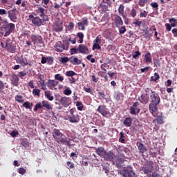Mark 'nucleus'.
<instances>
[{"instance_id": "obj_13", "label": "nucleus", "mask_w": 177, "mask_h": 177, "mask_svg": "<svg viewBox=\"0 0 177 177\" xmlns=\"http://www.w3.org/2000/svg\"><path fill=\"white\" fill-rule=\"evenodd\" d=\"M115 158H117V156L114 154V152H113V151L105 152V155L104 156V159L105 160V161H112L113 162Z\"/></svg>"}, {"instance_id": "obj_53", "label": "nucleus", "mask_w": 177, "mask_h": 177, "mask_svg": "<svg viewBox=\"0 0 177 177\" xmlns=\"http://www.w3.org/2000/svg\"><path fill=\"white\" fill-rule=\"evenodd\" d=\"M129 15L131 17H136V10L135 8H132L131 10L130 11Z\"/></svg>"}, {"instance_id": "obj_39", "label": "nucleus", "mask_w": 177, "mask_h": 177, "mask_svg": "<svg viewBox=\"0 0 177 177\" xmlns=\"http://www.w3.org/2000/svg\"><path fill=\"white\" fill-rule=\"evenodd\" d=\"M160 78V75L157 73H154L153 76L151 77V81L156 82Z\"/></svg>"}, {"instance_id": "obj_17", "label": "nucleus", "mask_w": 177, "mask_h": 177, "mask_svg": "<svg viewBox=\"0 0 177 177\" xmlns=\"http://www.w3.org/2000/svg\"><path fill=\"white\" fill-rule=\"evenodd\" d=\"M114 17H115L114 23H115V27H117V28H120L121 26L124 25V21H122V19L121 18V17H120L118 15H115Z\"/></svg>"}, {"instance_id": "obj_41", "label": "nucleus", "mask_w": 177, "mask_h": 177, "mask_svg": "<svg viewBox=\"0 0 177 177\" xmlns=\"http://www.w3.org/2000/svg\"><path fill=\"white\" fill-rule=\"evenodd\" d=\"M169 23H171V27H176L177 26V19L175 18H171L169 20Z\"/></svg>"}, {"instance_id": "obj_35", "label": "nucleus", "mask_w": 177, "mask_h": 177, "mask_svg": "<svg viewBox=\"0 0 177 177\" xmlns=\"http://www.w3.org/2000/svg\"><path fill=\"white\" fill-rule=\"evenodd\" d=\"M99 9L100 12H107V10H109V6L106 4H100Z\"/></svg>"}, {"instance_id": "obj_32", "label": "nucleus", "mask_w": 177, "mask_h": 177, "mask_svg": "<svg viewBox=\"0 0 177 177\" xmlns=\"http://www.w3.org/2000/svg\"><path fill=\"white\" fill-rule=\"evenodd\" d=\"M55 31L56 32H62L63 31V23L59 22L55 26Z\"/></svg>"}, {"instance_id": "obj_36", "label": "nucleus", "mask_w": 177, "mask_h": 177, "mask_svg": "<svg viewBox=\"0 0 177 177\" xmlns=\"http://www.w3.org/2000/svg\"><path fill=\"white\" fill-rule=\"evenodd\" d=\"M21 145L24 147H28L30 146V141L27 138H24L21 140Z\"/></svg>"}, {"instance_id": "obj_28", "label": "nucleus", "mask_w": 177, "mask_h": 177, "mask_svg": "<svg viewBox=\"0 0 177 177\" xmlns=\"http://www.w3.org/2000/svg\"><path fill=\"white\" fill-rule=\"evenodd\" d=\"M17 63H19V64L24 66H28V61L27 60V58L24 57L23 56L19 57L17 60Z\"/></svg>"}, {"instance_id": "obj_42", "label": "nucleus", "mask_w": 177, "mask_h": 177, "mask_svg": "<svg viewBox=\"0 0 177 177\" xmlns=\"http://www.w3.org/2000/svg\"><path fill=\"white\" fill-rule=\"evenodd\" d=\"M76 106L77 107V110H79V111H82V110H84V104H82V102H77Z\"/></svg>"}, {"instance_id": "obj_2", "label": "nucleus", "mask_w": 177, "mask_h": 177, "mask_svg": "<svg viewBox=\"0 0 177 177\" xmlns=\"http://www.w3.org/2000/svg\"><path fill=\"white\" fill-rule=\"evenodd\" d=\"M53 137L57 143L64 145L65 146H68V147H71L70 138H67L63 133L60 132V130L58 129H53Z\"/></svg>"}, {"instance_id": "obj_11", "label": "nucleus", "mask_w": 177, "mask_h": 177, "mask_svg": "<svg viewBox=\"0 0 177 177\" xmlns=\"http://www.w3.org/2000/svg\"><path fill=\"white\" fill-rule=\"evenodd\" d=\"M17 12V9L16 8H14L12 10H10L8 11V18L11 21H13V23H16V20H17V14L16 13Z\"/></svg>"}, {"instance_id": "obj_12", "label": "nucleus", "mask_w": 177, "mask_h": 177, "mask_svg": "<svg viewBox=\"0 0 177 177\" xmlns=\"http://www.w3.org/2000/svg\"><path fill=\"white\" fill-rule=\"evenodd\" d=\"M55 49L56 52H59V53H62L63 50H68V45H67L66 47V46H64V44H63L62 41H57L55 44Z\"/></svg>"}, {"instance_id": "obj_62", "label": "nucleus", "mask_w": 177, "mask_h": 177, "mask_svg": "<svg viewBox=\"0 0 177 177\" xmlns=\"http://www.w3.org/2000/svg\"><path fill=\"white\" fill-rule=\"evenodd\" d=\"M133 24H134L136 27H140V26H142V21H136V22H133Z\"/></svg>"}, {"instance_id": "obj_27", "label": "nucleus", "mask_w": 177, "mask_h": 177, "mask_svg": "<svg viewBox=\"0 0 177 177\" xmlns=\"http://www.w3.org/2000/svg\"><path fill=\"white\" fill-rule=\"evenodd\" d=\"M69 62H70V63H71V64H73L74 66L81 64V63H82V60L79 59L78 58L75 57V56H71L69 58Z\"/></svg>"}, {"instance_id": "obj_50", "label": "nucleus", "mask_w": 177, "mask_h": 177, "mask_svg": "<svg viewBox=\"0 0 177 177\" xmlns=\"http://www.w3.org/2000/svg\"><path fill=\"white\" fill-rule=\"evenodd\" d=\"M94 44H98L100 45L102 44V37L97 36L93 41Z\"/></svg>"}, {"instance_id": "obj_43", "label": "nucleus", "mask_w": 177, "mask_h": 177, "mask_svg": "<svg viewBox=\"0 0 177 177\" xmlns=\"http://www.w3.org/2000/svg\"><path fill=\"white\" fill-rule=\"evenodd\" d=\"M65 75L66 77H74V75H77V73L73 71H68L65 73Z\"/></svg>"}, {"instance_id": "obj_63", "label": "nucleus", "mask_w": 177, "mask_h": 177, "mask_svg": "<svg viewBox=\"0 0 177 177\" xmlns=\"http://www.w3.org/2000/svg\"><path fill=\"white\" fill-rule=\"evenodd\" d=\"M26 75H27V73L21 71V72H19L18 73V77H19V78H23V77H26Z\"/></svg>"}, {"instance_id": "obj_16", "label": "nucleus", "mask_w": 177, "mask_h": 177, "mask_svg": "<svg viewBox=\"0 0 177 177\" xmlns=\"http://www.w3.org/2000/svg\"><path fill=\"white\" fill-rule=\"evenodd\" d=\"M136 146L141 154H145V153H147L148 149L145 144H143L142 142H137Z\"/></svg>"}, {"instance_id": "obj_15", "label": "nucleus", "mask_w": 177, "mask_h": 177, "mask_svg": "<svg viewBox=\"0 0 177 177\" xmlns=\"http://www.w3.org/2000/svg\"><path fill=\"white\" fill-rule=\"evenodd\" d=\"M59 104L63 107H68L71 104V99L68 97H62L59 100Z\"/></svg>"}, {"instance_id": "obj_37", "label": "nucleus", "mask_w": 177, "mask_h": 177, "mask_svg": "<svg viewBox=\"0 0 177 177\" xmlns=\"http://www.w3.org/2000/svg\"><path fill=\"white\" fill-rule=\"evenodd\" d=\"M77 37L79 38V44H82V42H84V33L79 32L77 33Z\"/></svg>"}, {"instance_id": "obj_29", "label": "nucleus", "mask_w": 177, "mask_h": 177, "mask_svg": "<svg viewBox=\"0 0 177 177\" xmlns=\"http://www.w3.org/2000/svg\"><path fill=\"white\" fill-rule=\"evenodd\" d=\"M57 85H59V82L55 80H49L47 82V86L48 88H55V86H57Z\"/></svg>"}, {"instance_id": "obj_1", "label": "nucleus", "mask_w": 177, "mask_h": 177, "mask_svg": "<svg viewBox=\"0 0 177 177\" xmlns=\"http://www.w3.org/2000/svg\"><path fill=\"white\" fill-rule=\"evenodd\" d=\"M150 99L151 102L149 105V111L154 116L157 114V111H158V106L160 104V102H161V98H160V95L156 91H151Z\"/></svg>"}, {"instance_id": "obj_40", "label": "nucleus", "mask_w": 177, "mask_h": 177, "mask_svg": "<svg viewBox=\"0 0 177 177\" xmlns=\"http://www.w3.org/2000/svg\"><path fill=\"white\" fill-rule=\"evenodd\" d=\"M156 122H158V124H160V125H162V124H164V119L161 115H158L156 117Z\"/></svg>"}, {"instance_id": "obj_61", "label": "nucleus", "mask_w": 177, "mask_h": 177, "mask_svg": "<svg viewBox=\"0 0 177 177\" xmlns=\"http://www.w3.org/2000/svg\"><path fill=\"white\" fill-rule=\"evenodd\" d=\"M18 172L19 174H20L21 175H24V174H26V169L24 168H19L18 169Z\"/></svg>"}, {"instance_id": "obj_51", "label": "nucleus", "mask_w": 177, "mask_h": 177, "mask_svg": "<svg viewBox=\"0 0 177 177\" xmlns=\"http://www.w3.org/2000/svg\"><path fill=\"white\" fill-rule=\"evenodd\" d=\"M126 32H127V28L125 27V26H121L120 28H119L120 34H125Z\"/></svg>"}, {"instance_id": "obj_59", "label": "nucleus", "mask_w": 177, "mask_h": 177, "mask_svg": "<svg viewBox=\"0 0 177 177\" xmlns=\"http://www.w3.org/2000/svg\"><path fill=\"white\" fill-rule=\"evenodd\" d=\"M77 26L78 27H80V30H82V31H84L85 26L84 25V24H82V22H78Z\"/></svg>"}, {"instance_id": "obj_54", "label": "nucleus", "mask_w": 177, "mask_h": 177, "mask_svg": "<svg viewBox=\"0 0 177 177\" xmlns=\"http://www.w3.org/2000/svg\"><path fill=\"white\" fill-rule=\"evenodd\" d=\"M142 55V53L140 51H135L134 54L133 55V59H138L139 56Z\"/></svg>"}, {"instance_id": "obj_4", "label": "nucleus", "mask_w": 177, "mask_h": 177, "mask_svg": "<svg viewBox=\"0 0 177 177\" xmlns=\"http://www.w3.org/2000/svg\"><path fill=\"white\" fill-rule=\"evenodd\" d=\"M1 46L6 49L9 53H15L16 52V44L13 43L10 39L1 42Z\"/></svg>"}, {"instance_id": "obj_6", "label": "nucleus", "mask_w": 177, "mask_h": 177, "mask_svg": "<svg viewBox=\"0 0 177 177\" xmlns=\"http://www.w3.org/2000/svg\"><path fill=\"white\" fill-rule=\"evenodd\" d=\"M31 41L33 42V45L38 46L39 45H44V39H42V36L39 35H31Z\"/></svg>"}, {"instance_id": "obj_34", "label": "nucleus", "mask_w": 177, "mask_h": 177, "mask_svg": "<svg viewBox=\"0 0 177 177\" xmlns=\"http://www.w3.org/2000/svg\"><path fill=\"white\" fill-rule=\"evenodd\" d=\"M44 96L46 97V99H48V100H50V102L53 101V99H55L53 95H52L50 91H46L44 92Z\"/></svg>"}, {"instance_id": "obj_7", "label": "nucleus", "mask_w": 177, "mask_h": 177, "mask_svg": "<svg viewBox=\"0 0 177 177\" xmlns=\"http://www.w3.org/2000/svg\"><path fill=\"white\" fill-rule=\"evenodd\" d=\"M43 107H45L47 110H52V106L46 100L36 104L33 110L34 111H38V109H43Z\"/></svg>"}, {"instance_id": "obj_23", "label": "nucleus", "mask_w": 177, "mask_h": 177, "mask_svg": "<svg viewBox=\"0 0 177 177\" xmlns=\"http://www.w3.org/2000/svg\"><path fill=\"white\" fill-rule=\"evenodd\" d=\"M19 76L13 73L11 75V83L14 86H17L19 85Z\"/></svg>"}, {"instance_id": "obj_57", "label": "nucleus", "mask_w": 177, "mask_h": 177, "mask_svg": "<svg viewBox=\"0 0 177 177\" xmlns=\"http://www.w3.org/2000/svg\"><path fill=\"white\" fill-rule=\"evenodd\" d=\"M68 62H70V58H68L67 57H62V58H61V60H60V62L63 63V64L67 63Z\"/></svg>"}, {"instance_id": "obj_46", "label": "nucleus", "mask_w": 177, "mask_h": 177, "mask_svg": "<svg viewBox=\"0 0 177 177\" xmlns=\"http://www.w3.org/2000/svg\"><path fill=\"white\" fill-rule=\"evenodd\" d=\"M95 49H97V50H100V49H102L100 44L93 43L92 50H95Z\"/></svg>"}, {"instance_id": "obj_21", "label": "nucleus", "mask_w": 177, "mask_h": 177, "mask_svg": "<svg viewBox=\"0 0 177 177\" xmlns=\"http://www.w3.org/2000/svg\"><path fill=\"white\" fill-rule=\"evenodd\" d=\"M68 117L69 122H71V124H77L80 122V118H78V115H71Z\"/></svg>"}, {"instance_id": "obj_18", "label": "nucleus", "mask_w": 177, "mask_h": 177, "mask_svg": "<svg viewBox=\"0 0 177 177\" xmlns=\"http://www.w3.org/2000/svg\"><path fill=\"white\" fill-rule=\"evenodd\" d=\"M77 50H79V53H82V55L89 54V49L84 44H80L77 47Z\"/></svg>"}, {"instance_id": "obj_48", "label": "nucleus", "mask_w": 177, "mask_h": 177, "mask_svg": "<svg viewBox=\"0 0 177 177\" xmlns=\"http://www.w3.org/2000/svg\"><path fill=\"white\" fill-rule=\"evenodd\" d=\"M147 2H149V0H139L138 5L141 8H143V6H145V5H146V3H147Z\"/></svg>"}, {"instance_id": "obj_64", "label": "nucleus", "mask_w": 177, "mask_h": 177, "mask_svg": "<svg viewBox=\"0 0 177 177\" xmlns=\"http://www.w3.org/2000/svg\"><path fill=\"white\" fill-rule=\"evenodd\" d=\"M171 32L174 37H177V28H173Z\"/></svg>"}, {"instance_id": "obj_20", "label": "nucleus", "mask_w": 177, "mask_h": 177, "mask_svg": "<svg viewBox=\"0 0 177 177\" xmlns=\"http://www.w3.org/2000/svg\"><path fill=\"white\" fill-rule=\"evenodd\" d=\"M37 85L38 86H45V76L41 73L37 75Z\"/></svg>"}, {"instance_id": "obj_5", "label": "nucleus", "mask_w": 177, "mask_h": 177, "mask_svg": "<svg viewBox=\"0 0 177 177\" xmlns=\"http://www.w3.org/2000/svg\"><path fill=\"white\" fill-rule=\"evenodd\" d=\"M97 111L100 113L103 117H111V113H110V111H109V109L106 107L104 105H100L98 108L97 109Z\"/></svg>"}, {"instance_id": "obj_47", "label": "nucleus", "mask_w": 177, "mask_h": 177, "mask_svg": "<svg viewBox=\"0 0 177 177\" xmlns=\"http://www.w3.org/2000/svg\"><path fill=\"white\" fill-rule=\"evenodd\" d=\"M71 93H73V91L68 87L64 91V95H66V96H70Z\"/></svg>"}, {"instance_id": "obj_8", "label": "nucleus", "mask_w": 177, "mask_h": 177, "mask_svg": "<svg viewBox=\"0 0 177 177\" xmlns=\"http://www.w3.org/2000/svg\"><path fill=\"white\" fill-rule=\"evenodd\" d=\"M120 174L124 177H132L133 175H135V173L133 172L132 167L127 166L120 171Z\"/></svg>"}, {"instance_id": "obj_24", "label": "nucleus", "mask_w": 177, "mask_h": 177, "mask_svg": "<svg viewBox=\"0 0 177 177\" xmlns=\"http://www.w3.org/2000/svg\"><path fill=\"white\" fill-rule=\"evenodd\" d=\"M113 97L116 102H122V100H124V93L118 91L114 94Z\"/></svg>"}, {"instance_id": "obj_38", "label": "nucleus", "mask_w": 177, "mask_h": 177, "mask_svg": "<svg viewBox=\"0 0 177 177\" xmlns=\"http://www.w3.org/2000/svg\"><path fill=\"white\" fill-rule=\"evenodd\" d=\"M55 80L59 81V82H63V81H64V77L58 73L55 75Z\"/></svg>"}, {"instance_id": "obj_49", "label": "nucleus", "mask_w": 177, "mask_h": 177, "mask_svg": "<svg viewBox=\"0 0 177 177\" xmlns=\"http://www.w3.org/2000/svg\"><path fill=\"white\" fill-rule=\"evenodd\" d=\"M16 102H18V103H23L24 102V100H23V96L21 95H17L15 97Z\"/></svg>"}, {"instance_id": "obj_52", "label": "nucleus", "mask_w": 177, "mask_h": 177, "mask_svg": "<svg viewBox=\"0 0 177 177\" xmlns=\"http://www.w3.org/2000/svg\"><path fill=\"white\" fill-rule=\"evenodd\" d=\"M23 106L25 107V109H29V110H31V106L30 105V102H25L24 104H23Z\"/></svg>"}, {"instance_id": "obj_58", "label": "nucleus", "mask_w": 177, "mask_h": 177, "mask_svg": "<svg viewBox=\"0 0 177 177\" xmlns=\"http://www.w3.org/2000/svg\"><path fill=\"white\" fill-rule=\"evenodd\" d=\"M150 6L156 9V10H158V3L157 2L151 3Z\"/></svg>"}, {"instance_id": "obj_25", "label": "nucleus", "mask_w": 177, "mask_h": 177, "mask_svg": "<svg viewBox=\"0 0 177 177\" xmlns=\"http://www.w3.org/2000/svg\"><path fill=\"white\" fill-rule=\"evenodd\" d=\"M124 9H125V6H124V4H120L118 10L119 15L122 17L124 20H127V16L125 15Z\"/></svg>"}, {"instance_id": "obj_14", "label": "nucleus", "mask_w": 177, "mask_h": 177, "mask_svg": "<svg viewBox=\"0 0 177 177\" xmlns=\"http://www.w3.org/2000/svg\"><path fill=\"white\" fill-rule=\"evenodd\" d=\"M153 165H154V162L151 160L147 162V163L142 167V171L145 174H149L153 171Z\"/></svg>"}, {"instance_id": "obj_55", "label": "nucleus", "mask_w": 177, "mask_h": 177, "mask_svg": "<svg viewBox=\"0 0 177 177\" xmlns=\"http://www.w3.org/2000/svg\"><path fill=\"white\" fill-rule=\"evenodd\" d=\"M54 59L53 57H47V63L49 65L53 64Z\"/></svg>"}, {"instance_id": "obj_33", "label": "nucleus", "mask_w": 177, "mask_h": 177, "mask_svg": "<svg viewBox=\"0 0 177 177\" xmlns=\"http://www.w3.org/2000/svg\"><path fill=\"white\" fill-rule=\"evenodd\" d=\"M145 63H152L153 62V60H152V58H151V54L150 53V52H147L145 56Z\"/></svg>"}, {"instance_id": "obj_22", "label": "nucleus", "mask_w": 177, "mask_h": 177, "mask_svg": "<svg viewBox=\"0 0 177 177\" xmlns=\"http://www.w3.org/2000/svg\"><path fill=\"white\" fill-rule=\"evenodd\" d=\"M42 20L44 19H41V18L36 17L34 19H31V21L32 24L36 26V27H41V26H42V24L44 23Z\"/></svg>"}, {"instance_id": "obj_44", "label": "nucleus", "mask_w": 177, "mask_h": 177, "mask_svg": "<svg viewBox=\"0 0 177 177\" xmlns=\"http://www.w3.org/2000/svg\"><path fill=\"white\" fill-rule=\"evenodd\" d=\"M32 95H33V96L39 97V95H41V90H39L38 88H34L32 90Z\"/></svg>"}, {"instance_id": "obj_10", "label": "nucleus", "mask_w": 177, "mask_h": 177, "mask_svg": "<svg viewBox=\"0 0 177 177\" xmlns=\"http://www.w3.org/2000/svg\"><path fill=\"white\" fill-rule=\"evenodd\" d=\"M139 102H136L133 104V105L130 107V114L133 115H136L138 113H140V109H139L140 106Z\"/></svg>"}, {"instance_id": "obj_45", "label": "nucleus", "mask_w": 177, "mask_h": 177, "mask_svg": "<svg viewBox=\"0 0 177 177\" xmlns=\"http://www.w3.org/2000/svg\"><path fill=\"white\" fill-rule=\"evenodd\" d=\"M150 31H153V29L149 27H146L143 29V32H145L146 35H151V33H150Z\"/></svg>"}, {"instance_id": "obj_26", "label": "nucleus", "mask_w": 177, "mask_h": 177, "mask_svg": "<svg viewBox=\"0 0 177 177\" xmlns=\"http://www.w3.org/2000/svg\"><path fill=\"white\" fill-rule=\"evenodd\" d=\"M138 100L142 104H147V103H149V95L142 94L140 95Z\"/></svg>"}, {"instance_id": "obj_30", "label": "nucleus", "mask_w": 177, "mask_h": 177, "mask_svg": "<svg viewBox=\"0 0 177 177\" xmlns=\"http://www.w3.org/2000/svg\"><path fill=\"white\" fill-rule=\"evenodd\" d=\"M95 152L97 153V154H98V156L104 158L106 151L104 148L100 147L96 149Z\"/></svg>"}, {"instance_id": "obj_19", "label": "nucleus", "mask_w": 177, "mask_h": 177, "mask_svg": "<svg viewBox=\"0 0 177 177\" xmlns=\"http://www.w3.org/2000/svg\"><path fill=\"white\" fill-rule=\"evenodd\" d=\"M124 161H125L124 158L116 156V158L113 159V165H115L117 168H120V167H121V164H123Z\"/></svg>"}, {"instance_id": "obj_56", "label": "nucleus", "mask_w": 177, "mask_h": 177, "mask_svg": "<svg viewBox=\"0 0 177 177\" xmlns=\"http://www.w3.org/2000/svg\"><path fill=\"white\" fill-rule=\"evenodd\" d=\"M78 52H79L78 48L77 49L76 48H71V55H77Z\"/></svg>"}, {"instance_id": "obj_9", "label": "nucleus", "mask_w": 177, "mask_h": 177, "mask_svg": "<svg viewBox=\"0 0 177 177\" xmlns=\"http://www.w3.org/2000/svg\"><path fill=\"white\" fill-rule=\"evenodd\" d=\"M37 15H38L43 20V21H48V17L46 15V10L42 7H38L37 10Z\"/></svg>"}, {"instance_id": "obj_60", "label": "nucleus", "mask_w": 177, "mask_h": 177, "mask_svg": "<svg viewBox=\"0 0 177 177\" xmlns=\"http://www.w3.org/2000/svg\"><path fill=\"white\" fill-rule=\"evenodd\" d=\"M140 17H147V12L146 10H144L142 12H140Z\"/></svg>"}, {"instance_id": "obj_31", "label": "nucleus", "mask_w": 177, "mask_h": 177, "mask_svg": "<svg viewBox=\"0 0 177 177\" xmlns=\"http://www.w3.org/2000/svg\"><path fill=\"white\" fill-rule=\"evenodd\" d=\"M132 118L127 117L123 121V125L127 127H132Z\"/></svg>"}, {"instance_id": "obj_3", "label": "nucleus", "mask_w": 177, "mask_h": 177, "mask_svg": "<svg viewBox=\"0 0 177 177\" xmlns=\"http://www.w3.org/2000/svg\"><path fill=\"white\" fill-rule=\"evenodd\" d=\"M16 26L15 24H9L8 21H4L1 23V28L4 30V37H8V35H10L13 31H15Z\"/></svg>"}]
</instances>
